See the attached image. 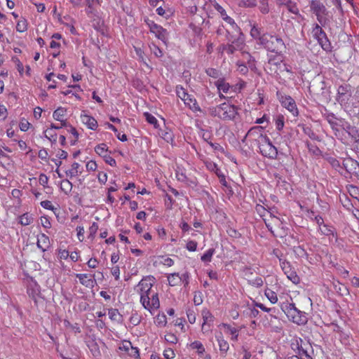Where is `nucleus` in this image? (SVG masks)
Instances as JSON below:
<instances>
[{
  "label": "nucleus",
  "mask_w": 359,
  "mask_h": 359,
  "mask_svg": "<svg viewBox=\"0 0 359 359\" xmlns=\"http://www.w3.org/2000/svg\"><path fill=\"white\" fill-rule=\"evenodd\" d=\"M156 279L152 276L144 277L135 287L137 293L140 295V302L144 309L151 315L160 307V300L156 289H154Z\"/></svg>",
  "instance_id": "1"
},
{
  "label": "nucleus",
  "mask_w": 359,
  "mask_h": 359,
  "mask_svg": "<svg viewBox=\"0 0 359 359\" xmlns=\"http://www.w3.org/2000/svg\"><path fill=\"white\" fill-rule=\"evenodd\" d=\"M250 34L252 39L257 41L267 50L276 54H282L286 50V46L283 39L277 34L262 33V29L255 22L250 25Z\"/></svg>",
  "instance_id": "2"
},
{
  "label": "nucleus",
  "mask_w": 359,
  "mask_h": 359,
  "mask_svg": "<svg viewBox=\"0 0 359 359\" xmlns=\"http://www.w3.org/2000/svg\"><path fill=\"white\" fill-rule=\"evenodd\" d=\"M211 116L224 121H234L238 115V107L229 102H224L208 109Z\"/></svg>",
  "instance_id": "3"
},
{
  "label": "nucleus",
  "mask_w": 359,
  "mask_h": 359,
  "mask_svg": "<svg viewBox=\"0 0 359 359\" xmlns=\"http://www.w3.org/2000/svg\"><path fill=\"white\" fill-rule=\"evenodd\" d=\"M264 223L274 236L282 238L286 234L283 221L274 215L273 212L267 219H264Z\"/></svg>",
  "instance_id": "4"
},
{
  "label": "nucleus",
  "mask_w": 359,
  "mask_h": 359,
  "mask_svg": "<svg viewBox=\"0 0 359 359\" xmlns=\"http://www.w3.org/2000/svg\"><path fill=\"white\" fill-rule=\"evenodd\" d=\"M269 137L266 134L264 133V128L262 126H254L252 127L245 135L243 142L247 140L250 142L251 145L259 146L261 143Z\"/></svg>",
  "instance_id": "5"
},
{
  "label": "nucleus",
  "mask_w": 359,
  "mask_h": 359,
  "mask_svg": "<svg viewBox=\"0 0 359 359\" xmlns=\"http://www.w3.org/2000/svg\"><path fill=\"white\" fill-rule=\"evenodd\" d=\"M288 319L297 325H304L307 322L305 313L298 310L294 304H290L285 311Z\"/></svg>",
  "instance_id": "6"
},
{
  "label": "nucleus",
  "mask_w": 359,
  "mask_h": 359,
  "mask_svg": "<svg viewBox=\"0 0 359 359\" xmlns=\"http://www.w3.org/2000/svg\"><path fill=\"white\" fill-rule=\"evenodd\" d=\"M276 96L283 107L287 109L294 116H298V108L294 100L291 96L283 94L280 91L276 92Z\"/></svg>",
  "instance_id": "7"
},
{
  "label": "nucleus",
  "mask_w": 359,
  "mask_h": 359,
  "mask_svg": "<svg viewBox=\"0 0 359 359\" xmlns=\"http://www.w3.org/2000/svg\"><path fill=\"white\" fill-rule=\"evenodd\" d=\"M312 35L316 39L322 48L326 51L330 50L331 43L327 39L325 32L318 24H315L312 29Z\"/></svg>",
  "instance_id": "8"
},
{
  "label": "nucleus",
  "mask_w": 359,
  "mask_h": 359,
  "mask_svg": "<svg viewBox=\"0 0 359 359\" xmlns=\"http://www.w3.org/2000/svg\"><path fill=\"white\" fill-rule=\"evenodd\" d=\"M311 11L316 15L318 21L324 25L326 22V16L328 11L323 3L318 0H312L310 3Z\"/></svg>",
  "instance_id": "9"
},
{
  "label": "nucleus",
  "mask_w": 359,
  "mask_h": 359,
  "mask_svg": "<svg viewBox=\"0 0 359 359\" xmlns=\"http://www.w3.org/2000/svg\"><path fill=\"white\" fill-rule=\"evenodd\" d=\"M242 56L244 60H247L248 66L244 62L238 60L236 62L237 70L242 75H246L248 72V68L253 70L255 69V60L253 57L248 52H242Z\"/></svg>",
  "instance_id": "10"
},
{
  "label": "nucleus",
  "mask_w": 359,
  "mask_h": 359,
  "mask_svg": "<svg viewBox=\"0 0 359 359\" xmlns=\"http://www.w3.org/2000/svg\"><path fill=\"white\" fill-rule=\"evenodd\" d=\"M258 148L259 149V151L265 157L269 158L275 159L278 156V150L277 148L273 146L269 137L266 138L265 141L261 143Z\"/></svg>",
  "instance_id": "11"
},
{
  "label": "nucleus",
  "mask_w": 359,
  "mask_h": 359,
  "mask_svg": "<svg viewBox=\"0 0 359 359\" xmlns=\"http://www.w3.org/2000/svg\"><path fill=\"white\" fill-rule=\"evenodd\" d=\"M291 348L300 356H309L308 348L311 345L303 341L300 337H295L291 340Z\"/></svg>",
  "instance_id": "12"
},
{
  "label": "nucleus",
  "mask_w": 359,
  "mask_h": 359,
  "mask_svg": "<svg viewBox=\"0 0 359 359\" xmlns=\"http://www.w3.org/2000/svg\"><path fill=\"white\" fill-rule=\"evenodd\" d=\"M118 350L121 351V354L127 355L134 358H139L140 357L138 348L133 346L130 341H122L118 345Z\"/></svg>",
  "instance_id": "13"
},
{
  "label": "nucleus",
  "mask_w": 359,
  "mask_h": 359,
  "mask_svg": "<svg viewBox=\"0 0 359 359\" xmlns=\"http://www.w3.org/2000/svg\"><path fill=\"white\" fill-rule=\"evenodd\" d=\"M203 323L201 325V331L203 333L208 332L213 325L215 317L207 308H203L201 311Z\"/></svg>",
  "instance_id": "14"
},
{
  "label": "nucleus",
  "mask_w": 359,
  "mask_h": 359,
  "mask_svg": "<svg viewBox=\"0 0 359 359\" xmlns=\"http://www.w3.org/2000/svg\"><path fill=\"white\" fill-rule=\"evenodd\" d=\"M147 24L149 27V30L153 33L158 39L165 43L167 40V32L166 29L163 28L161 25H157L154 21L147 20Z\"/></svg>",
  "instance_id": "15"
},
{
  "label": "nucleus",
  "mask_w": 359,
  "mask_h": 359,
  "mask_svg": "<svg viewBox=\"0 0 359 359\" xmlns=\"http://www.w3.org/2000/svg\"><path fill=\"white\" fill-rule=\"evenodd\" d=\"M189 278L188 273H184L182 275H180L178 273H173L168 274L167 276L168 283L172 287L180 285L182 283H184L185 285H188Z\"/></svg>",
  "instance_id": "16"
},
{
  "label": "nucleus",
  "mask_w": 359,
  "mask_h": 359,
  "mask_svg": "<svg viewBox=\"0 0 359 359\" xmlns=\"http://www.w3.org/2000/svg\"><path fill=\"white\" fill-rule=\"evenodd\" d=\"M80 120L90 130H96L98 128L97 120L93 116L87 114L86 111H82L81 113Z\"/></svg>",
  "instance_id": "17"
},
{
  "label": "nucleus",
  "mask_w": 359,
  "mask_h": 359,
  "mask_svg": "<svg viewBox=\"0 0 359 359\" xmlns=\"http://www.w3.org/2000/svg\"><path fill=\"white\" fill-rule=\"evenodd\" d=\"M76 277L79 278L80 283L89 288H93L96 285L95 274L76 273Z\"/></svg>",
  "instance_id": "18"
},
{
  "label": "nucleus",
  "mask_w": 359,
  "mask_h": 359,
  "mask_svg": "<svg viewBox=\"0 0 359 359\" xmlns=\"http://www.w3.org/2000/svg\"><path fill=\"white\" fill-rule=\"evenodd\" d=\"M318 231L320 235L327 237L330 242H332L333 239L337 240V238L336 229L332 225L325 224L321 227L318 228Z\"/></svg>",
  "instance_id": "19"
},
{
  "label": "nucleus",
  "mask_w": 359,
  "mask_h": 359,
  "mask_svg": "<svg viewBox=\"0 0 359 359\" xmlns=\"http://www.w3.org/2000/svg\"><path fill=\"white\" fill-rule=\"evenodd\" d=\"M215 85L220 93H223L228 94L236 92V87L231 86L226 81L224 78H219L217 79L215 81Z\"/></svg>",
  "instance_id": "20"
},
{
  "label": "nucleus",
  "mask_w": 359,
  "mask_h": 359,
  "mask_svg": "<svg viewBox=\"0 0 359 359\" xmlns=\"http://www.w3.org/2000/svg\"><path fill=\"white\" fill-rule=\"evenodd\" d=\"M83 171V168L82 165H81L78 162H74L73 163L71 164L70 167L67 170H66L65 174L67 177L72 179L81 175Z\"/></svg>",
  "instance_id": "21"
},
{
  "label": "nucleus",
  "mask_w": 359,
  "mask_h": 359,
  "mask_svg": "<svg viewBox=\"0 0 359 359\" xmlns=\"http://www.w3.org/2000/svg\"><path fill=\"white\" fill-rule=\"evenodd\" d=\"M216 6H217L215 8V9L219 13L223 20L225 21L227 24L230 25L233 29H239V27L235 22L234 20L227 15L225 9L219 4Z\"/></svg>",
  "instance_id": "22"
},
{
  "label": "nucleus",
  "mask_w": 359,
  "mask_h": 359,
  "mask_svg": "<svg viewBox=\"0 0 359 359\" xmlns=\"http://www.w3.org/2000/svg\"><path fill=\"white\" fill-rule=\"evenodd\" d=\"M37 247L43 252L47 250L50 247V239L45 233H40L37 236Z\"/></svg>",
  "instance_id": "23"
},
{
  "label": "nucleus",
  "mask_w": 359,
  "mask_h": 359,
  "mask_svg": "<svg viewBox=\"0 0 359 359\" xmlns=\"http://www.w3.org/2000/svg\"><path fill=\"white\" fill-rule=\"evenodd\" d=\"M238 30L239 36L236 39H233L232 36H227V40L229 42H230L231 44L235 45L236 48L237 50H241L243 47L245 46V41L243 38V34L241 32L240 29Z\"/></svg>",
  "instance_id": "24"
},
{
  "label": "nucleus",
  "mask_w": 359,
  "mask_h": 359,
  "mask_svg": "<svg viewBox=\"0 0 359 359\" xmlns=\"http://www.w3.org/2000/svg\"><path fill=\"white\" fill-rule=\"evenodd\" d=\"M216 339L219 346V349L221 355L226 356L229 349V344L226 340L224 339L222 333L216 336Z\"/></svg>",
  "instance_id": "25"
},
{
  "label": "nucleus",
  "mask_w": 359,
  "mask_h": 359,
  "mask_svg": "<svg viewBox=\"0 0 359 359\" xmlns=\"http://www.w3.org/2000/svg\"><path fill=\"white\" fill-rule=\"evenodd\" d=\"M276 1L278 4L286 6L289 12L295 15L299 14L297 4L292 0H276Z\"/></svg>",
  "instance_id": "26"
},
{
  "label": "nucleus",
  "mask_w": 359,
  "mask_h": 359,
  "mask_svg": "<svg viewBox=\"0 0 359 359\" xmlns=\"http://www.w3.org/2000/svg\"><path fill=\"white\" fill-rule=\"evenodd\" d=\"M184 104L194 112H201V109L194 95H189L184 102Z\"/></svg>",
  "instance_id": "27"
},
{
  "label": "nucleus",
  "mask_w": 359,
  "mask_h": 359,
  "mask_svg": "<svg viewBox=\"0 0 359 359\" xmlns=\"http://www.w3.org/2000/svg\"><path fill=\"white\" fill-rule=\"evenodd\" d=\"M359 164L357 161L351 158H346L343 161V166L348 173H354Z\"/></svg>",
  "instance_id": "28"
},
{
  "label": "nucleus",
  "mask_w": 359,
  "mask_h": 359,
  "mask_svg": "<svg viewBox=\"0 0 359 359\" xmlns=\"http://www.w3.org/2000/svg\"><path fill=\"white\" fill-rule=\"evenodd\" d=\"M67 110L63 107H58L53 114V117L55 120L62 123V126H67V120L65 118Z\"/></svg>",
  "instance_id": "29"
},
{
  "label": "nucleus",
  "mask_w": 359,
  "mask_h": 359,
  "mask_svg": "<svg viewBox=\"0 0 359 359\" xmlns=\"http://www.w3.org/2000/svg\"><path fill=\"white\" fill-rule=\"evenodd\" d=\"M222 326L226 330V334L231 335V340L233 341H238L239 335V330L236 327H232L229 324L222 323Z\"/></svg>",
  "instance_id": "30"
},
{
  "label": "nucleus",
  "mask_w": 359,
  "mask_h": 359,
  "mask_svg": "<svg viewBox=\"0 0 359 359\" xmlns=\"http://www.w3.org/2000/svg\"><path fill=\"white\" fill-rule=\"evenodd\" d=\"M175 175L178 181L185 183L191 182L187 176L186 170L183 168L177 166Z\"/></svg>",
  "instance_id": "31"
},
{
  "label": "nucleus",
  "mask_w": 359,
  "mask_h": 359,
  "mask_svg": "<svg viewBox=\"0 0 359 359\" xmlns=\"http://www.w3.org/2000/svg\"><path fill=\"white\" fill-rule=\"evenodd\" d=\"M18 222L22 226H27L31 224L34 222L32 215L29 212H25L19 217Z\"/></svg>",
  "instance_id": "32"
},
{
  "label": "nucleus",
  "mask_w": 359,
  "mask_h": 359,
  "mask_svg": "<svg viewBox=\"0 0 359 359\" xmlns=\"http://www.w3.org/2000/svg\"><path fill=\"white\" fill-rule=\"evenodd\" d=\"M256 212L263 219H267L272 213L271 210H266L263 205L257 204L255 207Z\"/></svg>",
  "instance_id": "33"
},
{
  "label": "nucleus",
  "mask_w": 359,
  "mask_h": 359,
  "mask_svg": "<svg viewBox=\"0 0 359 359\" xmlns=\"http://www.w3.org/2000/svg\"><path fill=\"white\" fill-rule=\"evenodd\" d=\"M88 346L94 358H98L101 356V352L97 342L95 341H89Z\"/></svg>",
  "instance_id": "34"
},
{
  "label": "nucleus",
  "mask_w": 359,
  "mask_h": 359,
  "mask_svg": "<svg viewBox=\"0 0 359 359\" xmlns=\"http://www.w3.org/2000/svg\"><path fill=\"white\" fill-rule=\"evenodd\" d=\"M269 65H270V69L271 72L278 74V69L282 68L283 62L282 60H278L276 58H271L269 60Z\"/></svg>",
  "instance_id": "35"
},
{
  "label": "nucleus",
  "mask_w": 359,
  "mask_h": 359,
  "mask_svg": "<svg viewBox=\"0 0 359 359\" xmlns=\"http://www.w3.org/2000/svg\"><path fill=\"white\" fill-rule=\"evenodd\" d=\"M95 153L103 158L105 155H107L109 152V147L105 143H101L95 146Z\"/></svg>",
  "instance_id": "36"
},
{
  "label": "nucleus",
  "mask_w": 359,
  "mask_h": 359,
  "mask_svg": "<svg viewBox=\"0 0 359 359\" xmlns=\"http://www.w3.org/2000/svg\"><path fill=\"white\" fill-rule=\"evenodd\" d=\"M108 315L112 321L120 323L122 320V316L116 309H109L108 310Z\"/></svg>",
  "instance_id": "37"
},
{
  "label": "nucleus",
  "mask_w": 359,
  "mask_h": 359,
  "mask_svg": "<svg viewBox=\"0 0 359 359\" xmlns=\"http://www.w3.org/2000/svg\"><path fill=\"white\" fill-rule=\"evenodd\" d=\"M154 323L160 327H165L167 324V317L164 313H159L154 318Z\"/></svg>",
  "instance_id": "38"
},
{
  "label": "nucleus",
  "mask_w": 359,
  "mask_h": 359,
  "mask_svg": "<svg viewBox=\"0 0 359 359\" xmlns=\"http://www.w3.org/2000/svg\"><path fill=\"white\" fill-rule=\"evenodd\" d=\"M27 294L32 298L35 303L37 302V298L40 294V288L37 284H35L34 287H27Z\"/></svg>",
  "instance_id": "39"
},
{
  "label": "nucleus",
  "mask_w": 359,
  "mask_h": 359,
  "mask_svg": "<svg viewBox=\"0 0 359 359\" xmlns=\"http://www.w3.org/2000/svg\"><path fill=\"white\" fill-rule=\"evenodd\" d=\"M189 346L191 349L196 350L199 355H203L205 351L203 344L200 341H194Z\"/></svg>",
  "instance_id": "40"
},
{
  "label": "nucleus",
  "mask_w": 359,
  "mask_h": 359,
  "mask_svg": "<svg viewBox=\"0 0 359 359\" xmlns=\"http://www.w3.org/2000/svg\"><path fill=\"white\" fill-rule=\"evenodd\" d=\"M204 163L206 168L209 171L214 172L216 175L222 172L221 170L218 168L217 165L212 161L206 160L204 161Z\"/></svg>",
  "instance_id": "41"
},
{
  "label": "nucleus",
  "mask_w": 359,
  "mask_h": 359,
  "mask_svg": "<svg viewBox=\"0 0 359 359\" xmlns=\"http://www.w3.org/2000/svg\"><path fill=\"white\" fill-rule=\"evenodd\" d=\"M72 184L68 180H63L60 183V189L62 192H64L66 195H68L72 189Z\"/></svg>",
  "instance_id": "42"
},
{
  "label": "nucleus",
  "mask_w": 359,
  "mask_h": 359,
  "mask_svg": "<svg viewBox=\"0 0 359 359\" xmlns=\"http://www.w3.org/2000/svg\"><path fill=\"white\" fill-rule=\"evenodd\" d=\"M175 91L177 97L183 102L186 100L187 97H189V94L187 92L186 89L180 85L176 86Z\"/></svg>",
  "instance_id": "43"
},
{
  "label": "nucleus",
  "mask_w": 359,
  "mask_h": 359,
  "mask_svg": "<svg viewBox=\"0 0 359 359\" xmlns=\"http://www.w3.org/2000/svg\"><path fill=\"white\" fill-rule=\"evenodd\" d=\"M264 295L269 299V301L274 304L278 302V297L276 293L269 288H266L264 291Z\"/></svg>",
  "instance_id": "44"
},
{
  "label": "nucleus",
  "mask_w": 359,
  "mask_h": 359,
  "mask_svg": "<svg viewBox=\"0 0 359 359\" xmlns=\"http://www.w3.org/2000/svg\"><path fill=\"white\" fill-rule=\"evenodd\" d=\"M134 50L138 56V59L143 62L146 67H147L149 69H151V67L147 63L146 60L144 58V52L143 49L141 47H137L136 46H133Z\"/></svg>",
  "instance_id": "45"
},
{
  "label": "nucleus",
  "mask_w": 359,
  "mask_h": 359,
  "mask_svg": "<svg viewBox=\"0 0 359 359\" xmlns=\"http://www.w3.org/2000/svg\"><path fill=\"white\" fill-rule=\"evenodd\" d=\"M43 133L46 138L50 142L55 143L57 142V133L52 128H47Z\"/></svg>",
  "instance_id": "46"
},
{
  "label": "nucleus",
  "mask_w": 359,
  "mask_h": 359,
  "mask_svg": "<svg viewBox=\"0 0 359 359\" xmlns=\"http://www.w3.org/2000/svg\"><path fill=\"white\" fill-rule=\"evenodd\" d=\"M28 23L26 19H20L16 25V31L20 33L25 32L27 29Z\"/></svg>",
  "instance_id": "47"
},
{
  "label": "nucleus",
  "mask_w": 359,
  "mask_h": 359,
  "mask_svg": "<svg viewBox=\"0 0 359 359\" xmlns=\"http://www.w3.org/2000/svg\"><path fill=\"white\" fill-rule=\"evenodd\" d=\"M42 208L46 210H49L53 212V213L57 215V212L59 211L58 208H55L51 201L48 200L43 201L40 203Z\"/></svg>",
  "instance_id": "48"
},
{
  "label": "nucleus",
  "mask_w": 359,
  "mask_h": 359,
  "mask_svg": "<svg viewBox=\"0 0 359 359\" xmlns=\"http://www.w3.org/2000/svg\"><path fill=\"white\" fill-rule=\"evenodd\" d=\"M280 266L285 274L294 269L290 262L285 259H280Z\"/></svg>",
  "instance_id": "49"
},
{
  "label": "nucleus",
  "mask_w": 359,
  "mask_h": 359,
  "mask_svg": "<svg viewBox=\"0 0 359 359\" xmlns=\"http://www.w3.org/2000/svg\"><path fill=\"white\" fill-rule=\"evenodd\" d=\"M285 275L287 276V278L290 280H291L294 284L297 285L300 283V278L297 275L294 269L290 271V272L285 273Z\"/></svg>",
  "instance_id": "50"
},
{
  "label": "nucleus",
  "mask_w": 359,
  "mask_h": 359,
  "mask_svg": "<svg viewBox=\"0 0 359 359\" xmlns=\"http://www.w3.org/2000/svg\"><path fill=\"white\" fill-rule=\"evenodd\" d=\"M215 252V250L214 248L208 249L201 257L202 262L208 263L212 260V257Z\"/></svg>",
  "instance_id": "51"
},
{
  "label": "nucleus",
  "mask_w": 359,
  "mask_h": 359,
  "mask_svg": "<svg viewBox=\"0 0 359 359\" xmlns=\"http://www.w3.org/2000/svg\"><path fill=\"white\" fill-rule=\"evenodd\" d=\"M129 321L132 325L136 326L141 323L142 316L140 313H138V312L134 311L132 313Z\"/></svg>",
  "instance_id": "52"
},
{
  "label": "nucleus",
  "mask_w": 359,
  "mask_h": 359,
  "mask_svg": "<svg viewBox=\"0 0 359 359\" xmlns=\"http://www.w3.org/2000/svg\"><path fill=\"white\" fill-rule=\"evenodd\" d=\"M144 116L146 119V121L153 125L154 126V128H158V120L156 119V118L153 116L151 114L149 113V112H144Z\"/></svg>",
  "instance_id": "53"
},
{
  "label": "nucleus",
  "mask_w": 359,
  "mask_h": 359,
  "mask_svg": "<svg viewBox=\"0 0 359 359\" xmlns=\"http://www.w3.org/2000/svg\"><path fill=\"white\" fill-rule=\"evenodd\" d=\"M205 73L210 77L219 79L221 75L219 70L215 68H208L205 70Z\"/></svg>",
  "instance_id": "54"
},
{
  "label": "nucleus",
  "mask_w": 359,
  "mask_h": 359,
  "mask_svg": "<svg viewBox=\"0 0 359 359\" xmlns=\"http://www.w3.org/2000/svg\"><path fill=\"white\" fill-rule=\"evenodd\" d=\"M149 48L151 51L154 53V55L157 57H161L163 55L162 50L156 44L151 43L149 45Z\"/></svg>",
  "instance_id": "55"
},
{
  "label": "nucleus",
  "mask_w": 359,
  "mask_h": 359,
  "mask_svg": "<svg viewBox=\"0 0 359 359\" xmlns=\"http://www.w3.org/2000/svg\"><path fill=\"white\" fill-rule=\"evenodd\" d=\"M268 1L269 0H259V9L263 14H267L269 12Z\"/></svg>",
  "instance_id": "56"
},
{
  "label": "nucleus",
  "mask_w": 359,
  "mask_h": 359,
  "mask_svg": "<svg viewBox=\"0 0 359 359\" xmlns=\"http://www.w3.org/2000/svg\"><path fill=\"white\" fill-rule=\"evenodd\" d=\"M31 126V123L25 118L20 119L19 123V128L21 131H27Z\"/></svg>",
  "instance_id": "57"
},
{
  "label": "nucleus",
  "mask_w": 359,
  "mask_h": 359,
  "mask_svg": "<svg viewBox=\"0 0 359 359\" xmlns=\"http://www.w3.org/2000/svg\"><path fill=\"white\" fill-rule=\"evenodd\" d=\"M249 284L255 287H260L264 285V280L261 277H256L252 280L248 281Z\"/></svg>",
  "instance_id": "58"
},
{
  "label": "nucleus",
  "mask_w": 359,
  "mask_h": 359,
  "mask_svg": "<svg viewBox=\"0 0 359 359\" xmlns=\"http://www.w3.org/2000/svg\"><path fill=\"white\" fill-rule=\"evenodd\" d=\"M40 222L44 229H50L52 226L50 219L48 216H41Z\"/></svg>",
  "instance_id": "59"
},
{
  "label": "nucleus",
  "mask_w": 359,
  "mask_h": 359,
  "mask_svg": "<svg viewBox=\"0 0 359 359\" xmlns=\"http://www.w3.org/2000/svg\"><path fill=\"white\" fill-rule=\"evenodd\" d=\"M275 124L276 128L278 131L282 130L285 125L284 116L283 115L278 116L276 119Z\"/></svg>",
  "instance_id": "60"
},
{
  "label": "nucleus",
  "mask_w": 359,
  "mask_h": 359,
  "mask_svg": "<svg viewBox=\"0 0 359 359\" xmlns=\"http://www.w3.org/2000/svg\"><path fill=\"white\" fill-rule=\"evenodd\" d=\"M164 338L170 344H176L178 341L177 336L171 332L166 333Z\"/></svg>",
  "instance_id": "61"
},
{
  "label": "nucleus",
  "mask_w": 359,
  "mask_h": 359,
  "mask_svg": "<svg viewBox=\"0 0 359 359\" xmlns=\"http://www.w3.org/2000/svg\"><path fill=\"white\" fill-rule=\"evenodd\" d=\"M110 154H111V151L109 152L107 155H105L103 157V159H104V162L106 163H107L108 165H109L112 167H116V161L112 156H111Z\"/></svg>",
  "instance_id": "62"
},
{
  "label": "nucleus",
  "mask_w": 359,
  "mask_h": 359,
  "mask_svg": "<svg viewBox=\"0 0 359 359\" xmlns=\"http://www.w3.org/2000/svg\"><path fill=\"white\" fill-rule=\"evenodd\" d=\"M350 89L349 85H341L337 89V94L341 96L345 95L350 91Z\"/></svg>",
  "instance_id": "63"
},
{
  "label": "nucleus",
  "mask_w": 359,
  "mask_h": 359,
  "mask_svg": "<svg viewBox=\"0 0 359 359\" xmlns=\"http://www.w3.org/2000/svg\"><path fill=\"white\" fill-rule=\"evenodd\" d=\"M97 177L99 183L101 184H105L106 182H107V174L103 171L98 172Z\"/></svg>",
  "instance_id": "64"
}]
</instances>
